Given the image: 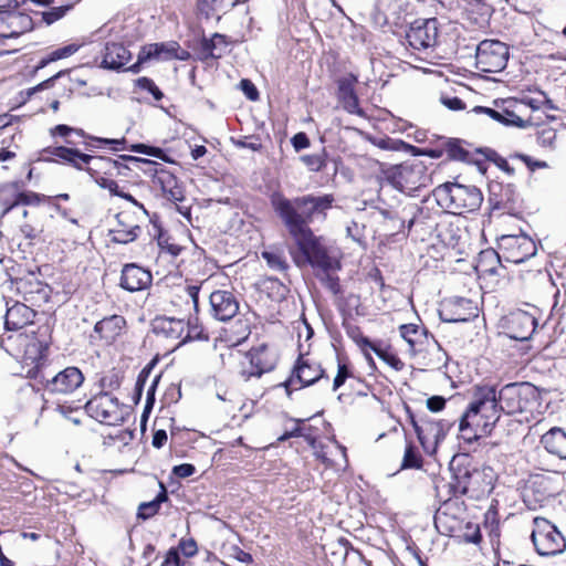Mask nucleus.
Segmentation results:
<instances>
[{
  "label": "nucleus",
  "mask_w": 566,
  "mask_h": 566,
  "mask_svg": "<svg viewBox=\"0 0 566 566\" xmlns=\"http://www.w3.org/2000/svg\"><path fill=\"white\" fill-rule=\"evenodd\" d=\"M71 8L72 6L53 7L48 11L41 12V19L46 25H50L62 19Z\"/></svg>",
  "instance_id": "nucleus-47"
},
{
  "label": "nucleus",
  "mask_w": 566,
  "mask_h": 566,
  "mask_svg": "<svg viewBox=\"0 0 566 566\" xmlns=\"http://www.w3.org/2000/svg\"><path fill=\"white\" fill-rule=\"evenodd\" d=\"M501 188V191L503 195H501V198H497L494 190H491L490 196V202L492 205V208L495 210H503V211H511L514 206V189L511 185H507L505 187L499 186Z\"/></svg>",
  "instance_id": "nucleus-35"
},
{
  "label": "nucleus",
  "mask_w": 566,
  "mask_h": 566,
  "mask_svg": "<svg viewBox=\"0 0 566 566\" xmlns=\"http://www.w3.org/2000/svg\"><path fill=\"white\" fill-rule=\"evenodd\" d=\"M111 234H112L113 242L122 243V244H127L129 242H133L139 235L138 232H133L132 230L126 231V230H116V229H112Z\"/></svg>",
  "instance_id": "nucleus-53"
},
{
  "label": "nucleus",
  "mask_w": 566,
  "mask_h": 566,
  "mask_svg": "<svg viewBox=\"0 0 566 566\" xmlns=\"http://www.w3.org/2000/svg\"><path fill=\"white\" fill-rule=\"evenodd\" d=\"M399 332L413 353L423 350V345L428 342V331L424 327L417 324H403L399 327Z\"/></svg>",
  "instance_id": "nucleus-29"
},
{
  "label": "nucleus",
  "mask_w": 566,
  "mask_h": 566,
  "mask_svg": "<svg viewBox=\"0 0 566 566\" xmlns=\"http://www.w3.org/2000/svg\"><path fill=\"white\" fill-rule=\"evenodd\" d=\"M461 418L465 426H471L476 432L484 436L490 434L500 419L499 408L495 403V387L475 386L469 407Z\"/></svg>",
  "instance_id": "nucleus-2"
},
{
  "label": "nucleus",
  "mask_w": 566,
  "mask_h": 566,
  "mask_svg": "<svg viewBox=\"0 0 566 566\" xmlns=\"http://www.w3.org/2000/svg\"><path fill=\"white\" fill-rule=\"evenodd\" d=\"M186 564L187 563L185 560H181L179 552L176 548H170L161 562V566H185Z\"/></svg>",
  "instance_id": "nucleus-60"
},
{
  "label": "nucleus",
  "mask_w": 566,
  "mask_h": 566,
  "mask_svg": "<svg viewBox=\"0 0 566 566\" xmlns=\"http://www.w3.org/2000/svg\"><path fill=\"white\" fill-rule=\"evenodd\" d=\"M153 275L148 270L135 263H128L123 266L119 285L128 292H138L149 287Z\"/></svg>",
  "instance_id": "nucleus-19"
},
{
  "label": "nucleus",
  "mask_w": 566,
  "mask_h": 566,
  "mask_svg": "<svg viewBox=\"0 0 566 566\" xmlns=\"http://www.w3.org/2000/svg\"><path fill=\"white\" fill-rule=\"evenodd\" d=\"M352 376L350 370L346 364H338V370L333 381V390L336 391L340 386L344 385L346 379Z\"/></svg>",
  "instance_id": "nucleus-58"
},
{
  "label": "nucleus",
  "mask_w": 566,
  "mask_h": 566,
  "mask_svg": "<svg viewBox=\"0 0 566 566\" xmlns=\"http://www.w3.org/2000/svg\"><path fill=\"white\" fill-rule=\"evenodd\" d=\"M116 163L118 164L119 167H118V169L115 170V176H123V177H127L128 176L127 171L132 169L126 163L132 164L135 168H138V169L142 168V165H147V166L156 165V163L153 160L143 159V158L128 156V155L119 156V158L116 159Z\"/></svg>",
  "instance_id": "nucleus-37"
},
{
  "label": "nucleus",
  "mask_w": 566,
  "mask_h": 566,
  "mask_svg": "<svg viewBox=\"0 0 566 566\" xmlns=\"http://www.w3.org/2000/svg\"><path fill=\"white\" fill-rule=\"evenodd\" d=\"M9 342H13L17 347V353L14 354L17 358H19L23 365L31 366L28 370V376L33 377V371L40 365V361L43 359L45 345L42 340H40L34 334H18L14 337L10 336L8 338Z\"/></svg>",
  "instance_id": "nucleus-10"
},
{
  "label": "nucleus",
  "mask_w": 566,
  "mask_h": 566,
  "mask_svg": "<svg viewBox=\"0 0 566 566\" xmlns=\"http://www.w3.org/2000/svg\"><path fill=\"white\" fill-rule=\"evenodd\" d=\"M40 196L32 191H23L18 182H8L0 186V206L3 208L1 217H4L17 206H36Z\"/></svg>",
  "instance_id": "nucleus-14"
},
{
  "label": "nucleus",
  "mask_w": 566,
  "mask_h": 566,
  "mask_svg": "<svg viewBox=\"0 0 566 566\" xmlns=\"http://www.w3.org/2000/svg\"><path fill=\"white\" fill-rule=\"evenodd\" d=\"M116 224L113 229L116 230H132L133 232L140 233V227L132 221V217L128 212L122 211L116 214Z\"/></svg>",
  "instance_id": "nucleus-48"
},
{
  "label": "nucleus",
  "mask_w": 566,
  "mask_h": 566,
  "mask_svg": "<svg viewBox=\"0 0 566 566\" xmlns=\"http://www.w3.org/2000/svg\"><path fill=\"white\" fill-rule=\"evenodd\" d=\"M478 313V305L473 301L465 297H454L443 304L439 315L443 322L460 323L475 318Z\"/></svg>",
  "instance_id": "nucleus-15"
},
{
  "label": "nucleus",
  "mask_w": 566,
  "mask_h": 566,
  "mask_svg": "<svg viewBox=\"0 0 566 566\" xmlns=\"http://www.w3.org/2000/svg\"><path fill=\"white\" fill-rule=\"evenodd\" d=\"M532 542L536 552L542 556H553L562 553L566 547V541L562 533L544 517H535L533 521Z\"/></svg>",
  "instance_id": "nucleus-6"
},
{
  "label": "nucleus",
  "mask_w": 566,
  "mask_h": 566,
  "mask_svg": "<svg viewBox=\"0 0 566 566\" xmlns=\"http://www.w3.org/2000/svg\"><path fill=\"white\" fill-rule=\"evenodd\" d=\"M472 111L476 114H480V113L486 114L492 119L503 124V118H504L503 105L499 109H493V108L484 107V106H475Z\"/></svg>",
  "instance_id": "nucleus-61"
},
{
  "label": "nucleus",
  "mask_w": 566,
  "mask_h": 566,
  "mask_svg": "<svg viewBox=\"0 0 566 566\" xmlns=\"http://www.w3.org/2000/svg\"><path fill=\"white\" fill-rule=\"evenodd\" d=\"M545 450L560 459H566V433L560 428H552L541 439Z\"/></svg>",
  "instance_id": "nucleus-28"
},
{
  "label": "nucleus",
  "mask_w": 566,
  "mask_h": 566,
  "mask_svg": "<svg viewBox=\"0 0 566 566\" xmlns=\"http://www.w3.org/2000/svg\"><path fill=\"white\" fill-rule=\"evenodd\" d=\"M324 375V370L321 365L311 361L308 358L301 356L294 367L293 376L282 384L286 389L287 395H291V388L295 382L300 384V388L313 385Z\"/></svg>",
  "instance_id": "nucleus-16"
},
{
  "label": "nucleus",
  "mask_w": 566,
  "mask_h": 566,
  "mask_svg": "<svg viewBox=\"0 0 566 566\" xmlns=\"http://www.w3.org/2000/svg\"><path fill=\"white\" fill-rule=\"evenodd\" d=\"M438 205L451 213L462 214L476 211L483 201L481 190L475 186L447 182L433 190Z\"/></svg>",
  "instance_id": "nucleus-3"
},
{
  "label": "nucleus",
  "mask_w": 566,
  "mask_h": 566,
  "mask_svg": "<svg viewBox=\"0 0 566 566\" xmlns=\"http://www.w3.org/2000/svg\"><path fill=\"white\" fill-rule=\"evenodd\" d=\"M385 178L394 188L408 195L431 182L427 166L420 160L390 167L385 171Z\"/></svg>",
  "instance_id": "nucleus-5"
},
{
  "label": "nucleus",
  "mask_w": 566,
  "mask_h": 566,
  "mask_svg": "<svg viewBox=\"0 0 566 566\" xmlns=\"http://www.w3.org/2000/svg\"><path fill=\"white\" fill-rule=\"evenodd\" d=\"M459 431L461 434V438L465 440L467 442H472L478 440L479 438L483 437L484 434L476 432L474 428H471V426H465L463 419H460L459 423Z\"/></svg>",
  "instance_id": "nucleus-56"
},
{
  "label": "nucleus",
  "mask_w": 566,
  "mask_h": 566,
  "mask_svg": "<svg viewBox=\"0 0 566 566\" xmlns=\"http://www.w3.org/2000/svg\"><path fill=\"white\" fill-rule=\"evenodd\" d=\"M497 248L505 261L522 263L536 254L533 239L524 233L502 234L497 238Z\"/></svg>",
  "instance_id": "nucleus-9"
},
{
  "label": "nucleus",
  "mask_w": 566,
  "mask_h": 566,
  "mask_svg": "<svg viewBox=\"0 0 566 566\" xmlns=\"http://www.w3.org/2000/svg\"><path fill=\"white\" fill-rule=\"evenodd\" d=\"M149 171H153V182L158 186L163 193L172 201L184 200V189L179 185L176 176L169 170L159 167L156 163L155 166H149Z\"/></svg>",
  "instance_id": "nucleus-20"
},
{
  "label": "nucleus",
  "mask_w": 566,
  "mask_h": 566,
  "mask_svg": "<svg viewBox=\"0 0 566 566\" xmlns=\"http://www.w3.org/2000/svg\"><path fill=\"white\" fill-rule=\"evenodd\" d=\"M422 465V459L417 448L412 443H408L401 463V469H419Z\"/></svg>",
  "instance_id": "nucleus-42"
},
{
  "label": "nucleus",
  "mask_w": 566,
  "mask_h": 566,
  "mask_svg": "<svg viewBox=\"0 0 566 566\" xmlns=\"http://www.w3.org/2000/svg\"><path fill=\"white\" fill-rule=\"evenodd\" d=\"M517 104H523L524 105V116L525 117H532L530 115V111H538L541 109L542 107L544 106H547L548 108L551 109H554L555 107L553 106L551 99H548L545 94L543 93H539L538 96L536 97H528V96H525L521 99H516Z\"/></svg>",
  "instance_id": "nucleus-38"
},
{
  "label": "nucleus",
  "mask_w": 566,
  "mask_h": 566,
  "mask_svg": "<svg viewBox=\"0 0 566 566\" xmlns=\"http://www.w3.org/2000/svg\"><path fill=\"white\" fill-rule=\"evenodd\" d=\"M537 327V319L530 313L517 311L509 319V335L515 340H528Z\"/></svg>",
  "instance_id": "nucleus-22"
},
{
  "label": "nucleus",
  "mask_w": 566,
  "mask_h": 566,
  "mask_svg": "<svg viewBox=\"0 0 566 566\" xmlns=\"http://www.w3.org/2000/svg\"><path fill=\"white\" fill-rule=\"evenodd\" d=\"M503 125L517 128H526L533 125L532 117L524 116V105L516 99L503 102Z\"/></svg>",
  "instance_id": "nucleus-26"
},
{
  "label": "nucleus",
  "mask_w": 566,
  "mask_h": 566,
  "mask_svg": "<svg viewBox=\"0 0 566 566\" xmlns=\"http://www.w3.org/2000/svg\"><path fill=\"white\" fill-rule=\"evenodd\" d=\"M211 314L214 318L227 322L239 312V302L235 295L227 290H218L209 296Z\"/></svg>",
  "instance_id": "nucleus-17"
},
{
  "label": "nucleus",
  "mask_w": 566,
  "mask_h": 566,
  "mask_svg": "<svg viewBox=\"0 0 566 566\" xmlns=\"http://www.w3.org/2000/svg\"><path fill=\"white\" fill-rule=\"evenodd\" d=\"M84 381L83 373L74 366H70L57 373L46 382V389L55 394H71Z\"/></svg>",
  "instance_id": "nucleus-18"
},
{
  "label": "nucleus",
  "mask_w": 566,
  "mask_h": 566,
  "mask_svg": "<svg viewBox=\"0 0 566 566\" xmlns=\"http://www.w3.org/2000/svg\"><path fill=\"white\" fill-rule=\"evenodd\" d=\"M176 51H179V44L177 42L170 43H161V44H153L149 46L146 52V59L150 57H164V59H174Z\"/></svg>",
  "instance_id": "nucleus-40"
},
{
  "label": "nucleus",
  "mask_w": 566,
  "mask_h": 566,
  "mask_svg": "<svg viewBox=\"0 0 566 566\" xmlns=\"http://www.w3.org/2000/svg\"><path fill=\"white\" fill-rule=\"evenodd\" d=\"M185 322L172 317H158L154 321L153 331L169 339L181 338L185 332Z\"/></svg>",
  "instance_id": "nucleus-30"
},
{
  "label": "nucleus",
  "mask_w": 566,
  "mask_h": 566,
  "mask_svg": "<svg viewBox=\"0 0 566 566\" xmlns=\"http://www.w3.org/2000/svg\"><path fill=\"white\" fill-rule=\"evenodd\" d=\"M509 60V48L499 40H484L475 53L476 67L484 73H497L505 69Z\"/></svg>",
  "instance_id": "nucleus-8"
},
{
  "label": "nucleus",
  "mask_w": 566,
  "mask_h": 566,
  "mask_svg": "<svg viewBox=\"0 0 566 566\" xmlns=\"http://www.w3.org/2000/svg\"><path fill=\"white\" fill-rule=\"evenodd\" d=\"M339 96L344 108L352 114H361L359 108L358 97L354 92V88L349 82H340L339 84Z\"/></svg>",
  "instance_id": "nucleus-34"
},
{
  "label": "nucleus",
  "mask_w": 566,
  "mask_h": 566,
  "mask_svg": "<svg viewBox=\"0 0 566 566\" xmlns=\"http://www.w3.org/2000/svg\"><path fill=\"white\" fill-rule=\"evenodd\" d=\"M126 321L120 315H112L104 317L95 324L94 332L106 343H112L120 335L125 327Z\"/></svg>",
  "instance_id": "nucleus-27"
},
{
  "label": "nucleus",
  "mask_w": 566,
  "mask_h": 566,
  "mask_svg": "<svg viewBox=\"0 0 566 566\" xmlns=\"http://www.w3.org/2000/svg\"><path fill=\"white\" fill-rule=\"evenodd\" d=\"M371 142L376 147L384 149V150L399 151V150L407 149V148L411 149V150L416 149L415 146H410L400 139H392L389 137L374 138V139H371Z\"/></svg>",
  "instance_id": "nucleus-43"
},
{
  "label": "nucleus",
  "mask_w": 566,
  "mask_h": 566,
  "mask_svg": "<svg viewBox=\"0 0 566 566\" xmlns=\"http://www.w3.org/2000/svg\"><path fill=\"white\" fill-rule=\"evenodd\" d=\"M12 285L17 293L22 295L23 301L31 306L48 297L46 285L32 274L17 279Z\"/></svg>",
  "instance_id": "nucleus-21"
},
{
  "label": "nucleus",
  "mask_w": 566,
  "mask_h": 566,
  "mask_svg": "<svg viewBox=\"0 0 566 566\" xmlns=\"http://www.w3.org/2000/svg\"><path fill=\"white\" fill-rule=\"evenodd\" d=\"M101 188L106 189L111 195L117 196L120 191L118 184L109 176L93 179Z\"/></svg>",
  "instance_id": "nucleus-57"
},
{
  "label": "nucleus",
  "mask_w": 566,
  "mask_h": 566,
  "mask_svg": "<svg viewBox=\"0 0 566 566\" xmlns=\"http://www.w3.org/2000/svg\"><path fill=\"white\" fill-rule=\"evenodd\" d=\"M130 150L148 156H153L160 159H166L165 151L159 147L148 146L145 144H134L130 146Z\"/></svg>",
  "instance_id": "nucleus-52"
},
{
  "label": "nucleus",
  "mask_w": 566,
  "mask_h": 566,
  "mask_svg": "<svg viewBox=\"0 0 566 566\" xmlns=\"http://www.w3.org/2000/svg\"><path fill=\"white\" fill-rule=\"evenodd\" d=\"M470 476L471 473L468 470L455 475L457 484L454 485V493L465 494L468 492V479H470Z\"/></svg>",
  "instance_id": "nucleus-64"
},
{
  "label": "nucleus",
  "mask_w": 566,
  "mask_h": 566,
  "mask_svg": "<svg viewBox=\"0 0 566 566\" xmlns=\"http://www.w3.org/2000/svg\"><path fill=\"white\" fill-rule=\"evenodd\" d=\"M137 85L148 91L156 101H160L164 96L163 92L159 90V87L155 84V82L151 78L148 77H139L137 80Z\"/></svg>",
  "instance_id": "nucleus-54"
},
{
  "label": "nucleus",
  "mask_w": 566,
  "mask_h": 566,
  "mask_svg": "<svg viewBox=\"0 0 566 566\" xmlns=\"http://www.w3.org/2000/svg\"><path fill=\"white\" fill-rule=\"evenodd\" d=\"M116 159L105 156H93L92 163L85 168V171L92 179L101 177H114L115 170L118 169Z\"/></svg>",
  "instance_id": "nucleus-32"
},
{
  "label": "nucleus",
  "mask_w": 566,
  "mask_h": 566,
  "mask_svg": "<svg viewBox=\"0 0 566 566\" xmlns=\"http://www.w3.org/2000/svg\"><path fill=\"white\" fill-rule=\"evenodd\" d=\"M44 151L74 167L77 170H85V168L92 163L93 159L92 155L81 153L76 148L64 146L50 147Z\"/></svg>",
  "instance_id": "nucleus-24"
},
{
  "label": "nucleus",
  "mask_w": 566,
  "mask_h": 566,
  "mask_svg": "<svg viewBox=\"0 0 566 566\" xmlns=\"http://www.w3.org/2000/svg\"><path fill=\"white\" fill-rule=\"evenodd\" d=\"M513 157L522 160L531 171H534L535 169L548 167L546 161L535 160L531 156L525 155V154H515Z\"/></svg>",
  "instance_id": "nucleus-59"
},
{
  "label": "nucleus",
  "mask_w": 566,
  "mask_h": 566,
  "mask_svg": "<svg viewBox=\"0 0 566 566\" xmlns=\"http://www.w3.org/2000/svg\"><path fill=\"white\" fill-rule=\"evenodd\" d=\"M303 420H295V424L292 429L290 430H286L283 434H281L279 438H277V441L279 442H284L286 440H289L290 438H293V437H304L306 439V441L310 443V446L312 448H315V438L308 436V434H305L303 432V429L301 428L300 423L302 422Z\"/></svg>",
  "instance_id": "nucleus-46"
},
{
  "label": "nucleus",
  "mask_w": 566,
  "mask_h": 566,
  "mask_svg": "<svg viewBox=\"0 0 566 566\" xmlns=\"http://www.w3.org/2000/svg\"><path fill=\"white\" fill-rule=\"evenodd\" d=\"M317 276L322 281L323 285L332 292L334 295H337L342 292L339 277L334 274L335 271H318Z\"/></svg>",
  "instance_id": "nucleus-44"
},
{
  "label": "nucleus",
  "mask_w": 566,
  "mask_h": 566,
  "mask_svg": "<svg viewBox=\"0 0 566 566\" xmlns=\"http://www.w3.org/2000/svg\"><path fill=\"white\" fill-rule=\"evenodd\" d=\"M537 388L530 382H511L495 390V403L499 413L506 415L531 412L537 402Z\"/></svg>",
  "instance_id": "nucleus-4"
},
{
  "label": "nucleus",
  "mask_w": 566,
  "mask_h": 566,
  "mask_svg": "<svg viewBox=\"0 0 566 566\" xmlns=\"http://www.w3.org/2000/svg\"><path fill=\"white\" fill-rule=\"evenodd\" d=\"M85 410L101 423L114 426L124 420L122 403L108 391H101L92 397L85 403Z\"/></svg>",
  "instance_id": "nucleus-7"
},
{
  "label": "nucleus",
  "mask_w": 566,
  "mask_h": 566,
  "mask_svg": "<svg viewBox=\"0 0 566 566\" xmlns=\"http://www.w3.org/2000/svg\"><path fill=\"white\" fill-rule=\"evenodd\" d=\"M444 151L449 159L470 161V154L465 150L459 140H448L444 143Z\"/></svg>",
  "instance_id": "nucleus-41"
},
{
  "label": "nucleus",
  "mask_w": 566,
  "mask_h": 566,
  "mask_svg": "<svg viewBox=\"0 0 566 566\" xmlns=\"http://www.w3.org/2000/svg\"><path fill=\"white\" fill-rule=\"evenodd\" d=\"M160 488L161 491L153 501L144 502L139 505L137 514L139 518L147 520L154 516L158 512L160 504L167 501V490L163 483H160Z\"/></svg>",
  "instance_id": "nucleus-36"
},
{
  "label": "nucleus",
  "mask_w": 566,
  "mask_h": 566,
  "mask_svg": "<svg viewBox=\"0 0 566 566\" xmlns=\"http://www.w3.org/2000/svg\"><path fill=\"white\" fill-rule=\"evenodd\" d=\"M347 335L361 348H370L374 344L368 337L364 336L359 327L354 325L346 326Z\"/></svg>",
  "instance_id": "nucleus-50"
},
{
  "label": "nucleus",
  "mask_w": 566,
  "mask_h": 566,
  "mask_svg": "<svg viewBox=\"0 0 566 566\" xmlns=\"http://www.w3.org/2000/svg\"><path fill=\"white\" fill-rule=\"evenodd\" d=\"M4 19L10 29L9 32L1 34L6 38L19 36L24 32L31 31L34 27L33 20L29 14L17 12V10L9 13Z\"/></svg>",
  "instance_id": "nucleus-31"
},
{
  "label": "nucleus",
  "mask_w": 566,
  "mask_h": 566,
  "mask_svg": "<svg viewBox=\"0 0 566 566\" xmlns=\"http://www.w3.org/2000/svg\"><path fill=\"white\" fill-rule=\"evenodd\" d=\"M229 41L227 36L214 33L211 39H203L201 42V53L205 57L220 59L228 52Z\"/></svg>",
  "instance_id": "nucleus-33"
},
{
  "label": "nucleus",
  "mask_w": 566,
  "mask_h": 566,
  "mask_svg": "<svg viewBox=\"0 0 566 566\" xmlns=\"http://www.w3.org/2000/svg\"><path fill=\"white\" fill-rule=\"evenodd\" d=\"M262 258L266 261L269 268L274 271L284 272L289 269L284 253L281 250H265L262 252Z\"/></svg>",
  "instance_id": "nucleus-39"
},
{
  "label": "nucleus",
  "mask_w": 566,
  "mask_h": 566,
  "mask_svg": "<svg viewBox=\"0 0 566 566\" xmlns=\"http://www.w3.org/2000/svg\"><path fill=\"white\" fill-rule=\"evenodd\" d=\"M439 30L438 19H418L411 23L406 38L411 48L426 50L437 45Z\"/></svg>",
  "instance_id": "nucleus-12"
},
{
  "label": "nucleus",
  "mask_w": 566,
  "mask_h": 566,
  "mask_svg": "<svg viewBox=\"0 0 566 566\" xmlns=\"http://www.w3.org/2000/svg\"><path fill=\"white\" fill-rule=\"evenodd\" d=\"M451 427L452 423L447 420L421 418V424L417 427V437L423 450L428 454H433Z\"/></svg>",
  "instance_id": "nucleus-13"
},
{
  "label": "nucleus",
  "mask_w": 566,
  "mask_h": 566,
  "mask_svg": "<svg viewBox=\"0 0 566 566\" xmlns=\"http://www.w3.org/2000/svg\"><path fill=\"white\" fill-rule=\"evenodd\" d=\"M93 142H96L101 145H107L109 146L114 151H118L124 149L123 145L125 144V138L122 139H113V138H102V137H94V136H87Z\"/></svg>",
  "instance_id": "nucleus-62"
},
{
  "label": "nucleus",
  "mask_w": 566,
  "mask_h": 566,
  "mask_svg": "<svg viewBox=\"0 0 566 566\" xmlns=\"http://www.w3.org/2000/svg\"><path fill=\"white\" fill-rule=\"evenodd\" d=\"M270 201L274 212L295 241L297 252L292 253V256L298 268L310 264L317 271L340 269L337 255L308 227L315 219H326V212L335 201L333 195H305L289 199L276 191L271 195Z\"/></svg>",
  "instance_id": "nucleus-1"
},
{
  "label": "nucleus",
  "mask_w": 566,
  "mask_h": 566,
  "mask_svg": "<svg viewBox=\"0 0 566 566\" xmlns=\"http://www.w3.org/2000/svg\"><path fill=\"white\" fill-rule=\"evenodd\" d=\"M301 160L311 171H321L325 167L323 154L304 155Z\"/></svg>",
  "instance_id": "nucleus-51"
},
{
  "label": "nucleus",
  "mask_w": 566,
  "mask_h": 566,
  "mask_svg": "<svg viewBox=\"0 0 566 566\" xmlns=\"http://www.w3.org/2000/svg\"><path fill=\"white\" fill-rule=\"evenodd\" d=\"M77 50H78V46H76L75 44H70V45L63 46L61 49H57L51 53L49 59L42 60L39 64V67H44L50 62L71 56Z\"/></svg>",
  "instance_id": "nucleus-49"
},
{
  "label": "nucleus",
  "mask_w": 566,
  "mask_h": 566,
  "mask_svg": "<svg viewBox=\"0 0 566 566\" xmlns=\"http://www.w3.org/2000/svg\"><path fill=\"white\" fill-rule=\"evenodd\" d=\"M130 57V52L122 43H107L102 65L105 69L119 70L129 62Z\"/></svg>",
  "instance_id": "nucleus-25"
},
{
  "label": "nucleus",
  "mask_w": 566,
  "mask_h": 566,
  "mask_svg": "<svg viewBox=\"0 0 566 566\" xmlns=\"http://www.w3.org/2000/svg\"><path fill=\"white\" fill-rule=\"evenodd\" d=\"M35 312L31 305L17 301L7 310L4 325L7 329L18 331L33 322Z\"/></svg>",
  "instance_id": "nucleus-23"
},
{
  "label": "nucleus",
  "mask_w": 566,
  "mask_h": 566,
  "mask_svg": "<svg viewBox=\"0 0 566 566\" xmlns=\"http://www.w3.org/2000/svg\"><path fill=\"white\" fill-rule=\"evenodd\" d=\"M371 349L379 358L385 360L389 366L395 368L396 370H400L403 366V363L392 353L380 348L375 343L369 348Z\"/></svg>",
  "instance_id": "nucleus-45"
},
{
  "label": "nucleus",
  "mask_w": 566,
  "mask_h": 566,
  "mask_svg": "<svg viewBox=\"0 0 566 566\" xmlns=\"http://www.w3.org/2000/svg\"><path fill=\"white\" fill-rule=\"evenodd\" d=\"M240 87L250 101H256L259 98L258 88L250 80H241Z\"/></svg>",
  "instance_id": "nucleus-63"
},
{
  "label": "nucleus",
  "mask_w": 566,
  "mask_h": 566,
  "mask_svg": "<svg viewBox=\"0 0 566 566\" xmlns=\"http://www.w3.org/2000/svg\"><path fill=\"white\" fill-rule=\"evenodd\" d=\"M248 366L243 364L241 374L245 380L251 377L260 378L263 374L272 371L277 364V354L266 344L252 347L247 354Z\"/></svg>",
  "instance_id": "nucleus-11"
},
{
  "label": "nucleus",
  "mask_w": 566,
  "mask_h": 566,
  "mask_svg": "<svg viewBox=\"0 0 566 566\" xmlns=\"http://www.w3.org/2000/svg\"><path fill=\"white\" fill-rule=\"evenodd\" d=\"M556 137H557V134L554 129H552V128L543 129L537 136V143L542 147L554 148Z\"/></svg>",
  "instance_id": "nucleus-55"
}]
</instances>
